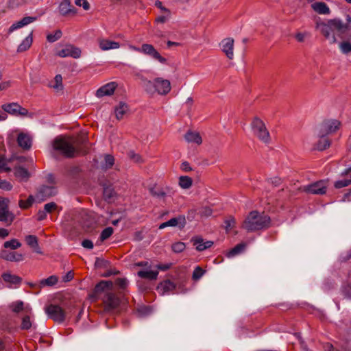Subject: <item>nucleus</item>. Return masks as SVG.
<instances>
[{
    "instance_id": "nucleus-1",
    "label": "nucleus",
    "mask_w": 351,
    "mask_h": 351,
    "mask_svg": "<svg viewBox=\"0 0 351 351\" xmlns=\"http://www.w3.org/2000/svg\"><path fill=\"white\" fill-rule=\"evenodd\" d=\"M346 23L339 19H330L326 22H318L316 24V28L330 44H335L337 42L335 35L341 36L349 29V25L351 23L350 15L346 16Z\"/></svg>"
},
{
    "instance_id": "nucleus-2",
    "label": "nucleus",
    "mask_w": 351,
    "mask_h": 351,
    "mask_svg": "<svg viewBox=\"0 0 351 351\" xmlns=\"http://www.w3.org/2000/svg\"><path fill=\"white\" fill-rule=\"evenodd\" d=\"M112 282L107 280H102L99 282L95 288V293L105 292V295L102 300L107 310L116 308L120 303L119 298L114 293H112Z\"/></svg>"
},
{
    "instance_id": "nucleus-3",
    "label": "nucleus",
    "mask_w": 351,
    "mask_h": 351,
    "mask_svg": "<svg viewBox=\"0 0 351 351\" xmlns=\"http://www.w3.org/2000/svg\"><path fill=\"white\" fill-rule=\"evenodd\" d=\"M270 218L256 211L251 212L243 223V228L247 232H253L269 227Z\"/></svg>"
},
{
    "instance_id": "nucleus-4",
    "label": "nucleus",
    "mask_w": 351,
    "mask_h": 351,
    "mask_svg": "<svg viewBox=\"0 0 351 351\" xmlns=\"http://www.w3.org/2000/svg\"><path fill=\"white\" fill-rule=\"evenodd\" d=\"M143 87L145 90L152 95L156 93L165 95L169 93L171 89L170 82L162 77H156L153 80H145Z\"/></svg>"
},
{
    "instance_id": "nucleus-5",
    "label": "nucleus",
    "mask_w": 351,
    "mask_h": 351,
    "mask_svg": "<svg viewBox=\"0 0 351 351\" xmlns=\"http://www.w3.org/2000/svg\"><path fill=\"white\" fill-rule=\"evenodd\" d=\"M53 147L54 150L68 158L74 156L75 153L74 141L69 137H57L53 142Z\"/></svg>"
},
{
    "instance_id": "nucleus-6",
    "label": "nucleus",
    "mask_w": 351,
    "mask_h": 351,
    "mask_svg": "<svg viewBox=\"0 0 351 351\" xmlns=\"http://www.w3.org/2000/svg\"><path fill=\"white\" fill-rule=\"evenodd\" d=\"M250 127L253 134L260 141L265 143L270 142L269 132L263 120L258 117H255L250 123Z\"/></svg>"
},
{
    "instance_id": "nucleus-7",
    "label": "nucleus",
    "mask_w": 351,
    "mask_h": 351,
    "mask_svg": "<svg viewBox=\"0 0 351 351\" xmlns=\"http://www.w3.org/2000/svg\"><path fill=\"white\" fill-rule=\"evenodd\" d=\"M341 126V122L337 119H327L320 125L319 135L324 136L335 133Z\"/></svg>"
},
{
    "instance_id": "nucleus-8",
    "label": "nucleus",
    "mask_w": 351,
    "mask_h": 351,
    "mask_svg": "<svg viewBox=\"0 0 351 351\" xmlns=\"http://www.w3.org/2000/svg\"><path fill=\"white\" fill-rule=\"evenodd\" d=\"M326 189L327 184L324 180L315 182L311 184L303 186L302 188H300V189L302 191L314 195H323L326 193Z\"/></svg>"
},
{
    "instance_id": "nucleus-9",
    "label": "nucleus",
    "mask_w": 351,
    "mask_h": 351,
    "mask_svg": "<svg viewBox=\"0 0 351 351\" xmlns=\"http://www.w3.org/2000/svg\"><path fill=\"white\" fill-rule=\"evenodd\" d=\"M45 312L48 316L55 322L61 323L64 321L65 314L63 309L58 306L51 304L45 308Z\"/></svg>"
},
{
    "instance_id": "nucleus-10",
    "label": "nucleus",
    "mask_w": 351,
    "mask_h": 351,
    "mask_svg": "<svg viewBox=\"0 0 351 351\" xmlns=\"http://www.w3.org/2000/svg\"><path fill=\"white\" fill-rule=\"evenodd\" d=\"M141 53L158 60L162 64L167 62V59L163 58L152 45L143 44L141 47Z\"/></svg>"
},
{
    "instance_id": "nucleus-11",
    "label": "nucleus",
    "mask_w": 351,
    "mask_h": 351,
    "mask_svg": "<svg viewBox=\"0 0 351 351\" xmlns=\"http://www.w3.org/2000/svg\"><path fill=\"white\" fill-rule=\"evenodd\" d=\"M10 200L7 198H0V221L11 223L14 219V215L9 212L8 206Z\"/></svg>"
},
{
    "instance_id": "nucleus-12",
    "label": "nucleus",
    "mask_w": 351,
    "mask_h": 351,
    "mask_svg": "<svg viewBox=\"0 0 351 351\" xmlns=\"http://www.w3.org/2000/svg\"><path fill=\"white\" fill-rule=\"evenodd\" d=\"M57 56L61 58L72 57L73 58H79L81 56V50L73 45H68L62 49L58 51Z\"/></svg>"
},
{
    "instance_id": "nucleus-13",
    "label": "nucleus",
    "mask_w": 351,
    "mask_h": 351,
    "mask_svg": "<svg viewBox=\"0 0 351 351\" xmlns=\"http://www.w3.org/2000/svg\"><path fill=\"white\" fill-rule=\"evenodd\" d=\"M58 11L60 15L64 16L77 14L76 8L71 5L69 0H62L59 4Z\"/></svg>"
},
{
    "instance_id": "nucleus-14",
    "label": "nucleus",
    "mask_w": 351,
    "mask_h": 351,
    "mask_svg": "<svg viewBox=\"0 0 351 351\" xmlns=\"http://www.w3.org/2000/svg\"><path fill=\"white\" fill-rule=\"evenodd\" d=\"M57 193L56 189L53 186H41L36 195V198L39 201H43L47 197L56 195Z\"/></svg>"
},
{
    "instance_id": "nucleus-15",
    "label": "nucleus",
    "mask_w": 351,
    "mask_h": 351,
    "mask_svg": "<svg viewBox=\"0 0 351 351\" xmlns=\"http://www.w3.org/2000/svg\"><path fill=\"white\" fill-rule=\"evenodd\" d=\"M138 277L149 280H154L157 279L158 275V270L152 269L151 265L145 268H141L138 272Z\"/></svg>"
},
{
    "instance_id": "nucleus-16",
    "label": "nucleus",
    "mask_w": 351,
    "mask_h": 351,
    "mask_svg": "<svg viewBox=\"0 0 351 351\" xmlns=\"http://www.w3.org/2000/svg\"><path fill=\"white\" fill-rule=\"evenodd\" d=\"M117 84L114 82H109L101 88H99L96 92V96L97 97H102L104 96H110L112 95L117 88Z\"/></svg>"
},
{
    "instance_id": "nucleus-17",
    "label": "nucleus",
    "mask_w": 351,
    "mask_h": 351,
    "mask_svg": "<svg viewBox=\"0 0 351 351\" xmlns=\"http://www.w3.org/2000/svg\"><path fill=\"white\" fill-rule=\"evenodd\" d=\"M221 50L226 55L228 58L232 60L234 57V40L231 38H226L223 39L221 43Z\"/></svg>"
},
{
    "instance_id": "nucleus-18",
    "label": "nucleus",
    "mask_w": 351,
    "mask_h": 351,
    "mask_svg": "<svg viewBox=\"0 0 351 351\" xmlns=\"http://www.w3.org/2000/svg\"><path fill=\"white\" fill-rule=\"evenodd\" d=\"M186 224V219L184 216H179L178 217L171 218L166 222L161 223L159 226V229H163L168 226L175 227L179 226L180 228H184Z\"/></svg>"
},
{
    "instance_id": "nucleus-19",
    "label": "nucleus",
    "mask_w": 351,
    "mask_h": 351,
    "mask_svg": "<svg viewBox=\"0 0 351 351\" xmlns=\"http://www.w3.org/2000/svg\"><path fill=\"white\" fill-rule=\"evenodd\" d=\"M36 20V17L25 16L21 20L14 23L9 28L8 33L10 34L14 31L27 25Z\"/></svg>"
},
{
    "instance_id": "nucleus-20",
    "label": "nucleus",
    "mask_w": 351,
    "mask_h": 351,
    "mask_svg": "<svg viewBox=\"0 0 351 351\" xmlns=\"http://www.w3.org/2000/svg\"><path fill=\"white\" fill-rule=\"evenodd\" d=\"M17 143L24 149H29L32 147V139L29 134L21 132L18 134Z\"/></svg>"
},
{
    "instance_id": "nucleus-21",
    "label": "nucleus",
    "mask_w": 351,
    "mask_h": 351,
    "mask_svg": "<svg viewBox=\"0 0 351 351\" xmlns=\"http://www.w3.org/2000/svg\"><path fill=\"white\" fill-rule=\"evenodd\" d=\"M99 47L102 51L117 49L120 47L118 42L112 41L106 38H101L98 40Z\"/></svg>"
},
{
    "instance_id": "nucleus-22",
    "label": "nucleus",
    "mask_w": 351,
    "mask_h": 351,
    "mask_svg": "<svg viewBox=\"0 0 351 351\" xmlns=\"http://www.w3.org/2000/svg\"><path fill=\"white\" fill-rule=\"evenodd\" d=\"M184 139L189 143H194L199 145L202 143V138L199 132L189 130L184 135Z\"/></svg>"
},
{
    "instance_id": "nucleus-23",
    "label": "nucleus",
    "mask_w": 351,
    "mask_h": 351,
    "mask_svg": "<svg viewBox=\"0 0 351 351\" xmlns=\"http://www.w3.org/2000/svg\"><path fill=\"white\" fill-rule=\"evenodd\" d=\"M342 176H343L344 177L342 179L335 182V186L337 189H341L351 184L350 169L346 170L344 172L342 173Z\"/></svg>"
},
{
    "instance_id": "nucleus-24",
    "label": "nucleus",
    "mask_w": 351,
    "mask_h": 351,
    "mask_svg": "<svg viewBox=\"0 0 351 351\" xmlns=\"http://www.w3.org/2000/svg\"><path fill=\"white\" fill-rule=\"evenodd\" d=\"M14 171V176L21 182L27 181L30 176L27 169L21 166L16 167Z\"/></svg>"
},
{
    "instance_id": "nucleus-25",
    "label": "nucleus",
    "mask_w": 351,
    "mask_h": 351,
    "mask_svg": "<svg viewBox=\"0 0 351 351\" xmlns=\"http://www.w3.org/2000/svg\"><path fill=\"white\" fill-rule=\"evenodd\" d=\"M1 257L6 261L19 262L23 260V256L14 252H8L3 251L1 253Z\"/></svg>"
},
{
    "instance_id": "nucleus-26",
    "label": "nucleus",
    "mask_w": 351,
    "mask_h": 351,
    "mask_svg": "<svg viewBox=\"0 0 351 351\" xmlns=\"http://www.w3.org/2000/svg\"><path fill=\"white\" fill-rule=\"evenodd\" d=\"M193 245L197 251L201 252L210 247L213 245V242L211 241H204L202 238H197L194 239Z\"/></svg>"
},
{
    "instance_id": "nucleus-27",
    "label": "nucleus",
    "mask_w": 351,
    "mask_h": 351,
    "mask_svg": "<svg viewBox=\"0 0 351 351\" xmlns=\"http://www.w3.org/2000/svg\"><path fill=\"white\" fill-rule=\"evenodd\" d=\"M32 32H31L18 46L17 51L19 53H21L27 51L32 46Z\"/></svg>"
},
{
    "instance_id": "nucleus-28",
    "label": "nucleus",
    "mask_w": 351,
    "mask_h": 351,
    "mask_svg": "<svg viewBox=\"0 0 351 351\" xmlns=\"http://www.w3.org/2000/svg\"><path fill=\"white\" fill-rule=\"evenodd\" d=\"M314 11L320 14H328L330 9L328 6L324 2H316L311 5Z\"/></svg>"
},
{
    "instance_id": "nucleus-29",
    "label": "nucleus",
    "mask_w": 351,
    "mask_h": 351,
    "mask_svg": "<svg viewBox=\"0 0 351 351\" xmlns=\"http://www.w3.org/2000/svg\"><path fill=\"white\" fill-rule=\"evenodd\" d=\"M27 244L30 246L38 254H42L40 248L38 246V239L34 235H28L25 237Z\"/></svg>"
},
{
    "instance_id": "nucleus-30",
    "label": "nucleus",
    "mask_w": 351,
    "mask_h": 351,
    "mask_svg": "<svg viewBox=\"0 0 351 351\" xmlns=\"http://www.w3.org/2000/svg\"><path fill=\"white\" fill-rule=\"evenodd\" d=\"M175 289V285L170 280H166L158 285L157 289L161 294H165Z\"/></svg>"
},
{
    "instance_id": "nucleus-31",
    "label": "nucleus",
    "mask_w": 351,
    "mask_h": 351,
    "mask_svg": "<svg viewBox=\"0 0 351 351\" xmlns=\"http://www.w3.org/2000/svg\"><path fill=\"white\" fill-rule=\"evenodd\" d=\"M50 87L56 92L61 91L63 89L62 75L58 74L55 76L54 80L50 83Z\"/></svg>"
},
{
    "instance_id": "nucleus-32",
    "label": "nucleus",
    "mask_w": 351,
    "mask_h": 351,
    "mask_svg": "<svg viewBox=\"0 0 351 351\" xmlns=\"http://www.w3.org/2000/svg\"><path fill=\"white\" fill-rule=\"evenodd\" d=\"M128 107L125 103L121 102L114 109V113L117 119H123L124 114L128 112Z\"/></svg>"
},
{
    "instance_id": "nucleus-33",
    "label": "nucleus",
    "mask_w": 351,
    "mask_h": 351,
    "mask_svg": "<svg viewBox=\"0 0 351 351\" xmlns=\"http://www.w3.org/2000/svg\"><path fill=\"white\" fill-rule=\"evenodd\" d=\"M2 108L5 113L8 112L12 114H16L18 113V110L20 109V105L16 103H11L3 105Z\"/></svg>"
},
{
    "instance_id": "nucleus-34",
    "label": "nucleus",
    "mask_w": 351,
    "mask_h": 351,
    "mask_svg": "<svg viewBox=\"0 0 351 351\" xmlns=\"http://www.w3.org/2000/svg\"><path fill=\"white\" fill-rule=\"evenodd\" d=\"M193 184L192 179L189 176H180L179 178V185L183 189H189Z\"/></svg>"
},
{
    "instance_id": "nucleus-35",
    "label": "nucleus",
    "mask_w": 351,
    "mask_h": 351,
    "mask_svg": "<svg viewBox=\"0 0 351 351\" xmlns=\"http://www.w3.org/2000/svg\"><path fill=\"white\" fill-rule=\"evenodd\" d=\"M2 278L5 282L13 285H18L21 282V278L19 277L9 273L3 274Z\"/></svg>"
},
{
    "instance_id": "nucleus-36",
    "label": "nucleus",
    "mask_w": 351,
    "mask_h": 351,
    "mask_svg": "<svg viewBox=\"0 0 351 351\" xmlns=\"http://www.w3.org/2000/svg\"><path fill=\"white\" fill-rule=\"evenodd\" d=\"M245 248V245L244 243H240L237 245L234 248H232L230 251H229L227 254V256L228 258H231L234 256L235 255L239 254L241 252H243Z\"/></svg>"
},
{
    "instance_id": "nucleus-37",
    "label": "nucleus",
    "mask_w": 351,
    "mask_h": 351,
    "mask_svg": "<svg viewBox=\"0 0 351 351\" xmlns=\"http://www.w3.org/2000/svg\"><path fill=\"white\" fill-rule=\"evenodd\" d=\"M58 282V278L56 276H51L46 279L41 280L40 284L43 286H53Z\"/></svg>"
},
{
    "instance_id": "nucleus-38",
    "label": "nucleus",
    "mask_w": 351,
    "mask_h": 351,
    "mask_svg": "<svg viewBox=\"0 0 351 351\" xmlns=\"http://www.w3.org/2000/svg\"><path fill=\"white\" fill-rule=\"evenodd\" d=\"M34 201L32 195H29L27 200H20L19 202V207L23 209H26L30 207Z\"/></svg>"
},
{
    "instance_id": "nucleus-39",
    "label": "nucleus",
    "mask_w": 351,
    "mask_h": 351,
    "mask_svg": "<svg viewBox=\"0 0 351 351\" xmlns=\"http://www.w3.org/2000/svg\"><path fill=\"white\" fill-rule=\"evenodd\" d=\"M32 326V319L29 315H26L23 317L21 328L23 330H28Z\"/></svg>"
},
{
    "instance_id": "nucleus-40",
    "label": "nucleus",
    "mask_w": 351,
    "mask_h": 351,
    "mask_svg": "<svg viewBox=\"0 0 351 351\" xmlns=\"http://www.w3.org/2000/svg\"><path fill=\"white\" fill-rule=\"evenodd\" d=\"M329 146H330V141L326 138H321L318 141V143L316 145V148L318 150L322 151V150H324L326 148H328Z\"/></svg>"
},
{
    "instance_id": "nucleus-41",
    "label": "nucleus",
    "mask_w": 351,
    "mask_h": 351,
    "mask_svg": "<svg viewBox=\"0 0 351 351\" xmlns=\"http://www.w3.org/2000/svg\"><path fill=\"white\" fill-rule=\"evenodd\" d=\"M3 245L5 248L15 250L20 247L21 244L18 240L14 239L10 241H5Z\"/></svg>"
},
{
    "instance_id": "nucleus-42",
    "label": "nucleus",
    "mask_w": 351,
    "mask_h": 351,
    "mask_svg": "<svg viewBox=\"0 0 351 351\" xmlns=\"http://www.w3.org/2000/svg\"><path fill=\"white\" fill-rule=\"evenodd\" d=\"M62 36V32L56 30L53 34H49L47 36V40L49 43H54L60 39Z\"/></svg>"
},
{
    "instance_id": "nucleus-43",
    "label": "nucleus",
    "mask_w": 351,
    "mask_h": 351,
    "mask_svg": "<svg viewBox=\"0 0 351 351\" xmlns=\"http://www.w3.org/2000/svg\"><path fill=\"white\" fill-rule=\"evenodd\" d=\"M10 308L14 313H19L23 310V302L22 301H16L10 305Z\"/></svg>"
},
{
    "instance_id": "nucleus-44",
    "label": "nucleus",
    "mask_w": 351,
    "mask_h": 351,
    "mask_svg": "<svg viewBox=\"0 0 351 351\" xmlns=\"http://www.w3.org/2000/svg\"><path fill=\"white\" fill-rule=\"evenodd\" d=\"M341 51L344 54L351 53V43L348 41H344L339 44Z\"/></svg>"
},
{
    "instance_id": "nucleus-45",
    "label": "nucleus",
    "mask_w": 351,
    "mask_h": 351,
    "mask_svg": "<svg viewBox=\"0 0 351 351\" xmlns=\"http://www.w3.org/2000/svg\"><path fill=\"white\" fill-rule=\"evenodd\" d=\"M171 248L174 252L180 253L185 250L186 245L184 243L179 241L173 243Z\"/></svg>"
},
{
    "instance_id": "nucleus-46",
    "label": "nucleus",
    "mask_w": 351,
    "mask_h": 351,
    "mask_svg": "<svg viewBox=\"0 0 351 351\" xmlns=\"http://www.w3.org/2000/svg\"><path fill=\"white\" fill-rule=\"evenodd\" d=\"M204 273L205 271L204 269H202L200 267L197 266L193 272L192 278L194 280H197L203 276Z\"/></svg>"
},
{
    "instance_id": "nucleus-47",
    "label": "nucleus",
    "mask_w": 351,
    "mask_h": 351,
    "mask_svg": "<svg viewBox=\"0 0 351 351\" xmlns=\"http://www.w3.org/2000/svg\"><path fill=\"white\" fill-rule=\"evenodd\" d=\"M114 159L111 155H106L104 163L102 165L103 168L109 169L114 165Z\"/></svg>"
},
{
    "instance_id": "nucleus-48",
    "label": "nucleus",
    "mask_w": 351,
    "mask_h": 351,
    "mask_svg": "<svg viewBox=\"0 0 351 351\" xmlns=\"http://www.w3.org/2000/svg\"><path fill=\"white\" fill-rule=\"evenodd\" d=\"M113 233V228L111 227L106 228L101 233L100 239L104 241L108 239Z\"/></svg>"
},
{
    "instance_id": "nucleus-49",
    "label": "nucleus",
    "mask_w": 351,
    "mask_h": 351,
    "mask_svg": "<svg viewBox=\"0 0 351 351\" xmlns=\"http://www.w3.org/2000/svg\"><path fill=\"white\" fill-rule=\"evenodd\" d=\"M341 291L346 298L351 300V282L344 285Z\"/></svg>"
},
{
    "instance_id": "nucleus-50",
    "label": "nucleus",
    "mask_w": 351,
    "mask_h": 351,
    "mask_svg": "<svg viewBox=\"0 0 351 351\" xmlns=\"http://www.w3.org/2000/svg\"><path fill=\"white\" fill-rule=\"evenodd\" d=\"M11 171V168L8 166V161L4 158H0V171L8 172Z\"/></svg>"
},
{
    "instance_id": "nucleus-51",
    "label": "nucleus",
    "mask_w": 351,
    "mask_h": 351,
    "mask_svg": "<svg viewBox=\"0 0 351 351\" xmlns=\"http://www.w3.org/2000/svg\"><path fill=\"white\" fill-rule=\"evenodd\" d=\"M151 313V308L148 306H141L137 309V314L139 317H144Z\"/></svg>"
},
{
    "instance_id": "nucleus-52",
    "label": "nucleus",
    "mask_w": 351,
    "mask_h": 351,
    "mask_svg": "<svg viewBox=\"0 0 351 351\" xmlns=\"http://www.w3.org/2000/svg\"><path fill=\"white\" fill-rule=\"evenodd\" d=\"M87 219L90 218V221H84V225L87 227H91L94 223H97L95 214L93 213H89L86 214Z\"/></svg>"
},
{
    "instance_id": "nucleus-53",
    "label": "nucleus",
    "mask_w": 351,
    "mask_h": 351,
    "mask_svg": "<svg viewBox=\"0 0 351 351\" xmlns=\"http://www.w3.org/2000/svg\"><path fill=\"white\" fill-rule=\"evenodd\" d=\"M13 188L12 184L6 180H0V189L6 191H11Z\"/></svg>"
},
{
    "instance_id": "nucleus-54",
    "label": "nucleus",
    "mask_w": 351,
    "mask_h": 351,
    "mask_svg": "<svg viewBox=\"0 0 351 351\" xmlns=\"http://www.w3.org/2000/svg\"><path fill=\"white\" fill-rule=\"evenodd\" d=\"M75 3L77 6H82L84 10L90 9V4L87 0H75Z\"/></svg>"
},
{
    "instance_id": "nucleus-55",
    "label": "nucleus",
    "mask_w": 351,
    "mask_h": 351,
    "mask_svg": "<svg viewBox=\"0 0 351 351\" xmlns=\"http://www.w3.org/2000/svg\"><path fill=\"white\" fill-rule=\"evenodd\" d=\"M115 285H117L119 288L124 289L128 285V281L125 278H117L115 280Z\"/></svg>"
},
{
    "instance_id": "nucleus-56",
    "label": "nucleus",
    "mask_w": 351,
    "mask_h": 351,
    "mask_svg": "<svg viewBox=\"0 0 351 351\" xmlns=\"http://www.w3.org/2000/svg\"><path fill=\"white\" fill-rule=\"evenodd\" d=\"M57 208V205L54 202H50L47 203L44 206V210L46 211L47 213H50L53 210H56Z\"/></svg>"
},
{
    "instance_id": "nucleus-57",
    "label": "nucleus",
    "mask_w": 351,
    "mask_h": 351,
    "mask_svg": "<svg viewBox=\"0 0 351 351\" xmlns=\"http://www.w3.org/2000/svg\"><path fill=\"white\" fill-rule=\"evenodd\" d=\"M226 224V230L227 232L230 231L231 228H232L234 226L235 224V220L232 217H230L227 220L225 221Z\"/></svg>"
},
{
    "instance_id": "nucleus-58",
    "label": "nucleus",
    "mask_w": 351,
    "mask_h": 351,
    "mask_svg": "<svg viewBox=\"0 0 351 351\" xmlns=\"http://www.w3.org/2000/svg\"><path fill=\"white\" fill-rule=\"evenodd\" d=\"M150 193L153 196L158 198H163L165 196V193L162 190H155L154 189H150Z\"/></svg>"
},
{
    "instance_id": "nucleus-59",
    "label": "nucleus",
    "mask_w": 351,
    "mask_h": 351,
    "mask_svg": "<svg viewBox=\"0 0 351 351\" xmlns=\"http://www.w3.org/2000/svg\"><path fill=\"white\" fill-rule=\"evenodd\" d=\"M307 36V32H298L295 34V38L298 42L302 43L305 40V38Z\"/></svg>"
},
{
    "instance_id": "nucleus-60",
    "label": "nucleus",
    "mask_w": 351,
    "mask_h": 351,
    "mask_svg": "<svg viewBox=\"0 0 351 351\" xmlns=\"http://www.w3.org/2000/svg\"><path fill=\"white\" fill-rule=\"evenodd\" d=\"M82 245L84 248L87 249H92L93 247V243L88 239L84 240Z\"/></svg>"
},
{
    "instance_id": "nucleus-61",
    "label": "nucleus",
    "mask_w": 351,
    "mask_h": 351,
    "mask_svg": "<svg viewBox=\"0 0 351 351\" xmlns=\"http://www.w3.org/2000/svg\"><path fill=\"white\" fill-rule=\"evenodd\" d=\"M155 4H156V5L158 8H160V9L162 11H163L165 14H168V15H170V14H171L170 11H169L167 8H165V7L162 5V3H161L160 1H156Z\"/></svg>"
},
{
    "instance_id": "nucleus-62",
    "label": "nucleus",
    "mask_w": 351,
    "mask_h": 351,
    "mask_svg": "<svg viewBox=\"0 0 351 351\" xmlns=\"http://www.w3.org/2000/svg\"><path fill=\"white\" fill-rule=\"evenodd\" d=\"M47 213L46 211L43 210H40L38 212V220L42 221L45 219L47 217Z\"/></svg>"
},
{
    "instance_id": "nucleus-63",
    "label": "nucleus",
    "mask_w": 351,
    "mask_h": 351,
    "mask_svg": "<svg viewBox=\"0 0 351 351\" xmlns=\"http://www.w3.org/2000/svg\"><path fill=\"white\" fill-rule=\"evenodd\" d=\"M73 278V274L71 271H69L66 274H65L62 280L64 282L71 281Z\"/></svg>"
},
{
    "instance_id": "nucleus-64",
    "label": "nucleus",
    "mask_w": 351,
    "mask_h": 351,
    "mask_svg": "<svg viewBox=\"0 0 351 351\" xmlns=\"http://www.w3.org/2000/svg\"><path fill=\"white\" fill-rule=\"evenodd\" d=\"M269 182L270 183H271L272 184H274V186H278L281 182V180L278 177H274V178H270L269 180Z\"/></svg>"
}]
</instances>
